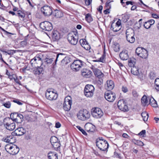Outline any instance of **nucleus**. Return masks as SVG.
Here are the masks:
<instances>
[{"label":"nucleus","mask_w":159,"mask_h":159,"mask_svg":"<svg viewBox=\"0 0 159 159\" xmlns=\"http://www.w3.org/2000/svg\"><path fill=\"white\" fill-rule=\"evenodd\" d=\"M113 1L111 0H108L106 3V7L108 9H110L111 8V5L110 3L111 2H113Z\"/></svg>","instance_id":"c03bdc74"},{"label":"nucleus","mask_w":159,"mask_h":159,"mask_svg":"<svg viewBox=\"0 0 159 159\" xmlns=\"http://www.w3.org/2000/svg\"><path fill=\"white\" fill-rule=\"evenodd\" d=\"M85 19L87 22L89 23L92 21L93 20L92 16L89 13H88L86 15Z\"/></svg>","instance_id":"c9c22d12"},{"label":"nucleus","mask_w":159,"mask_h":159,"mask_svg":"<svg viewBox=\"0 0 159 159\" xmlns=\"http://www.w3.org/2000/svg\"><path fill=\"white\" fill-rule=\"evenodd\" d=\"M141 115L144 121H146L147 120L149 117L148 113H147L146 112H143L141 113Z\"/></svg>","instance_id":"72a5a7b5"},{"label":"nucleus","mask_w":159,"mask_h":159,"mask_svg":"<svg viewBox=\"0 0 159 159\" xmlns=\"http://www.w3.org/2000/svg\"><path fill=\"white\" fill-rule=\"evenodd\" d=\"M82 47L87 50H89L90 49V46L88 43L85 45L83 44Z\"/></svg>","instance_id":"8fccbe9b"},{"label":"nucleus","mask_w":159,"mask_h":159,"mask_svg":"<svg viewBox=\"0 0 159 159\" xmlns=\"http://www.w3.org/2000/svg\"><path fill=\"white\" fill-rule=\"evenodd\" d=\"M116 96L115 93L111 91H107L105 93V98L109 102H113L115 99Z\"/></svg>","instance_id":"9b49d317"},{"label":"nucleus","mask_w":159,"mask_h":159,"mask_svg":"<svg viewBox=\"0 0 159 159\" xmlns=\"http://www.w3.org/2000/svg\"><path fill=\"white\" fill-rule=\"evenodd\" d=\"M67 39L69 43L74 45H76L78 42L77 36L74 32L68 34L67 36Z\"/></svg>","instance_id":"6e6552de"},{"label":"nucleus","mask_w":159,"mask_h":159,"mask_svg":"<svg viewBox=\"0 0 159 159\" xmlns=\"http://www.w3.org/2000/svg\"><path fill=\"white\" fill-rule=\"evenodd\" d=\"M135 141V142L134 143L135 144L141 146L143 145V143L141 141L139 140H136Z\"/></svg>","instance_id":"603ef678"},{"label":"nucleus","mask_w":159,"mask_h":159,"mask_svg":"<svg viewBox=\"0 0 159 159\" xmlns=\"http://www.w3.org/2000/svg\"><path fill=\"white\" fill-rule=\"evenodd\" d=\"M92 0H85V3L87 6L90 5L92 2Z\"/></svg>","instance_id":"bf43d9fd"},{"label":"nucleus","mask_w":159,"mask_h":159,"mask_svg":"<svg viewBox=\"0 0 159 159\" xmlns=\"http://www.w3.org/2000/svg\"><path fill=\"white\" fill-rule=\"evenodd\" d=\"M148 21L150 24H151V26L154 24L155 23V21L153 19H151Z\"/></svg>","instance_id":"338daca9"},{"label":"nucleus","mask_w":159,"mask_h":159,"mask_svg":"<svg viewBox=\"0 0 159 159\" xmlns=\"http://www.w3.org/2000/svg\"><path fill=\"white\" fill-rule=\"evenodd\" d=\"M23 127L24 128H25L26 130V129H28L29 127V125L27 124L26 123H24L23 125Z\"/></svg>","instance_id":"0e129e2a"},{"label":"nucleus","mask_w":159,"mask_h":159,"mask_svg":"<svg viewBox=\"0 0 159 159\" xmlns=\"http://www.w3.org/2000/svg\"><path fill=\"white\" fill-rule=\"evenodd\" d=\"M12 143H10L7 144L5 146V149L7 152H9V151L11 150L12 147Z\"/></svg>","instance_id":"58836bf2"},{"label":"nucleus","mask_w":159,"mask_h":159,"mask_svg":"<svg viewBox=\"0 0 159 159\" xmlns=\"http://www.w3.org/2000/svg\"><path fill=\"white\" fill-rule=\"evenodd\" d=\"M141 102L144 105H146L148 103V101L146 95H144L142 97L141 99Z\"/></svg>","instance_id":"e433bc0d"},{"label":"nucleus","mask_w":159,"mask_h":159,"mask_svg":"<svg viewBox=\"0 0 159 159\" xmlns=\"http://www.w3.org/2000/svg\"><path fill=\"white\" fill-rule=\"evenodd\" d=\"M53 148L56 150L58 149V148L60 147V144L58 142L51 144Z\"/></svg>","instance_id":"4c0bfd02"},{"label":"nucleus","mask_w":159,"mask_h":159,"mask_svg":"<svg viewBox=\"0 0 159 159\" xmlns=\"http://www.w3.org/2000/svg\"><path fill=\"white\" fill-rule=\"evenodd\" d=\"M16 52H17V50H7L6 53L9 55H12Z\"/></svg>","instance_id":"37998d69"},{"label":"nucleus","mask_w":159,"mask_h":159,"mask_svg":"<svg viewBox=\"0 0 159 159\" xmlns=\"http://www.w3.org/2000/svg\"><path fill=\"white\" fill-rule=\"evenodd\" d=\"M16 15L17 16H18L19 17L22 18H24L25 16V14L22 12L21 11H18Z\"/></svg>","instance_id":"79ce46f5"},{"label":"nucleus","mask_w":159,"mask_h":159,"mask_svg":"<svg viewBox=\"0 0 159 159\" xmlns=\"http://www.w3.org/2000/svg\"><path fill=\"white\" fill-rule=\"evenodd\" d=\"M132 74L135 75H138L139 74V69L135 66L132 67L131 70Z\"/></svg>","instance_id":"2f4dec72"},{"label":"nucleus","mask_w":159,"mask_h":159,"mask_svg":"<svg viewBox=\"0 0 159 159\" xmlns=\"http://www.w3.org/2000/svg\"><path fill=\"white\" fill-rule=\"evenodd\" d=\"M65 55L62 53H57V56L56 59L55 60H54L55 62V64H56V62L57 60H60L64 57Z\"/></svg>","instance_id":"c756f323"},{"label":"nucleus","mask_w":159,"mask_h":159,"mask_svg":"<svg viewBox=\"0 0 159 159\" xmlns=\"http://www.w3.org/2000/svg\"><path fill=\"white\" fill-rule=\"evenodd\" d=\"M119 56L120 59L123 60H127L129 58L128 51L126 50L123 51L120 53Z\"/></svg>","instance_id":"aec40b11"},{"label":"nucleus","mask_w":159,"mask_h":159,"mask_svg":"<svg viewBox=\"0 0 159 159\" xmlns=\"http://www.w3.org/2000/svg\"><path fill=\"white\" fill-rule=\"evenodd\" d=\"M154 83L155 85L159 84V78H157L155 79Z\"/></svg>","instance_id":"774afa93"},{"label":"nucleus","mask_w":159,"mask_h":159,"mask_svg":"<svg viewBox=\"0 0 159 159\" xmlns=\"http://www.w3.org/2000/svg\"><path fill=\"white\" fill-rule=\"evenodd\" d=\"M67 98V97L65 98L63 104V108L66 111H68L70 110L72 104V100Z\"/></svg>","instance_id":"4468645a"},{"label":"nucleus","mask_w":159,"mask_h":159,"mask_svg":"<svg viewBox=\"0 0 159 159\" xmlns=\"http://www.w3.org/2000/svg\"><path fill=\"white\" fill-rule=\"evenodd\" d=\"M143 26L144 28L146 29H148L150 28L151 25L148 21L145 22L143 25Z\"/></svg>","instance_id":"3c124183"},{"label":"nucleus","mask_w":159,"mask_h":159,"mask_svg":"<svg viewBox=\"0 0 159 159\" xmlns=\"http://www.w3.org/2000/svg\"><path fill=\"white\" fill-rule=\"evenodd\" d=\"M45 96L46 98L48 99H49V98L50 97V90L48 89L47 90V92L45 93Z\"/></svg>","instance_id":"864d4df0"},{"label":"nucleus","mask_w":159,"mask_h":159,"mask_svg":"<svg viewBox=\"0 0 159 159\" xmlns=\"http://www.w3.org/2000/svg\"><path fill=\"white\" fill-rule=\"evenodd\" d=\"M70 61V58L68 56L65 57L61 61V63L63 65L67 64Z\"/></svg>","instance_id":"bb28decb"},{"label":"nucleus","mask_w":159,"mask_h":159,"mask_svg":"<svg viewBox=\"0 0 159 159\" xmlns=\"http://www.w3.org/2000/svg\"><path fill=\"white\" fill-rule=\"evenodd\" d=\"M50 9L52 11L51 14H50V15L52 14V15L57 18H60L62 16L63 13L61 11H59L57 9H52L51 8Z\"/></svg>","instance_id":"dca6fc26"},{"label":"nucleus","mask_w":159,"mask_h":159,"mask_svg":"<svg viewBox=\"0 0 159 159\" xmlns=\"http://www.w3.org/2000/svg\"><path fill=\"white\" fill-rule=\"evenodd\" d=\"M2 105L4 106L5 107L9 108L11 107V103L10 102H6L3 103Z\"/></svg>","instance_id":"de8ad7c7"},{"label":"nucleus","mask_w":159,"mask_h":159,"mask_svg":"<svg viewBox=\"0 0 159 159\" xmlns=\"http://www.w3.org/2000/svg\"><path fill=\"white\" fill-rule=\"evenodd\" d=\"M50 9V7L48 6H44L41 8V11L45 15H47V14L49 12V10Z\"/></svg>","instance_id":"a878e982"},{"label":"nucleus","mask_w":159,"mask_h":159,"mask_svg":"<svg viewBox=\"0 0 159 159\" xmlns=\"http://www.w3.org/2000/svg\"><path fill=\"white\" fill-rule=\"evenodd\" d=\"M91 114L93 117L96 118H100L103 114L102 110L99 108H95L92 111Z\"/></svg>","instance_id":"f8f14e48"},{"label":"nucleus","mask_w":159,"mask_h":159,"mask_svg":"<svg viewBox=\"0 0 159 159\" xmlns=\"http://www.w3.org/2000/svg\"><path fill=\"white\" fill-rule=\"evenodd\" d=\"M112 47L115 52H118L119 51L120 47L118 43L116 42H114L113 43Z\"/></svg>","instance_id":"7c9ffc66"},{"label":"nucleus","mask_w":159,"mask_h":159,"mask_svg":"<svg viewBox=\"0 0 159 159\" xmlns=\"http://www.w3.org/2000/svg\"><path fill=\"white\" fill-rule=\"evenodd\" d=\"M117 106L119 109L121 111L125 112L128 111V107L123 99L119 101L117 103Z\"/></svg>","instance_id":"9d476101"},{"label":"nucleus","mask_w":159,"mask_h":159,"mask_svg":"<svg viewBox=\"0 0 159 159\" xmlns=\"http://www.w3.org/2000/svg\"><path fill=\"white\" fill-rule=\"evenodd\" d=\"M0 29L2 30L3 31V32H4L5 33V34L7 35L9 34H12V33H9V32H8L7 31L5 30L4 29H3V28H2L0 26Z\"/></svg>","instance_id":"13d9d810"},{"label":"nucleus","mask_w":159,"mask_h":159,"mask_svg":"<svg viewBox=\"0 0 159 159\" xmlns=\"http://www.w3.org/2000/svg\"><path fill=\"white\" fill-rule=\"evenodd\" d=\"M107 89L108 90H111L113 89L114 87V82L111 80H107Z\"/></svg>","instance_id":"4be33fe9"},{"label":"nucleus","mask_w":159,"mask_h":159,"mask_svg":"<svg viewBox=\"0 0 159 159\" xmlns=\"http://www.w3.org/2000/svg\"><path fill=\"white\" fill-rule=\"evenodd\" d=\"M90 116V113L86 109L80 110L77 114L78 118L82 120H85L89 119Z\"/></svg>","instance_id":"f03ea898"},{"label":"nucleus","mask_w":159,"mask_h":159,"mask_svg":"<svg viewBox=\"0 0 159 159\" xmlns=\"http://www.w3.org/2000/svg\"><path fill=\"white\" fill-rule=\"evenodd\" d=\"M58 139L55 136H52L50 138V143L51 144L57 142Z\"/></svg>","instance_id":"a19ab883"},{"label":"nucleus","mask_w":159,"mask_h":159,"mask_svg":"<svg viewBox=\"0 0 159 159\" xmlns=\"http://www.w3.org/2000/svg\"><path fill=\"white\" fill-rule=\"evenodd\" d=\"M122 90L124 93H125L127 92L128 91L127 88L124 86H123L122 87Z\"/></svg>","instance_id":"680f3d73"},{"label":"nucleus","mask_w":159,"mask_h":159,"mask_svg":"<svg viewBox=\"0 0 159 159\" xmlns=\"http://www.w3.org/2000/svg\"><path fill=\"white\" fill-rule=\"evenodd\" d=\"M30 63L32 66L35 67H39L43 65L45 69L48 70L49 68L50 59L46 58L43 62L40 55L38 54L30 60Z\"/></svg>","instance_id":"f257e3e1"},{"label":"nucleus","mask_w":159,"mask_h":159,"mask_svg":"<svg viewBox=\"0 0 159 159\" xmlns=\"http://www.w3.org/2000/svg\"><path fill=\"white\" fill-rule=\"evenodd\" d=\"M10 117L13 120H14L18 123L21 122L23 120V116L18 112L11 113Z\"/></svg>","instance_id":"1a4fd4ad"},{"label":"nucleus","mask_w":159,"mask_h":159,"mask_svg":"<svg viewBox=\"0 0 159 159\" xmlns=\"http://www.w3.org/2000/svg\"><path fill=\"white\" fill-rule=\"evenodd\" d=\"M58 97V94L50 93V100H55Z\"/></svg>","instance_id":"ea45409f"},{"label":"nucleus","mask_w":159,"mask_h":159,"mask_svg":"<svg viewBox=\"0 0 159 159\" xmlns=\"http://www.w3.org/2000/svg\"><path fill=\"white\" fill-rule=\"evenodd\" d=\"M149 104L153 107H157V102L152 97H151L149 99Z\"/></svg>","instance_id":"393cba45"},{"label":"nucleus","mask_w":159,"mask_h":159,"mask_svg":"<svg viewBox=\"0 0 159 159\" xmlns=\"http://www.w3.org/2000/svg\"><path fill=\"white\" fill-rule=\"evenodd\" d=\"M50 56L51 57L50 58V60H51V61H54V60H55L56 59V57L57 56V53L52 52H50Z\"/></svg>","instance_id":"f704fd0d"},{"label":"nucleus","mask_w":159,"mask_h":159,"mask_svg":"<svg viewBox=\"0 0 159 159\" xmlns=\"http://www.w3.org/2000/svg\"><path fill=\"white\" fill-rule=\"evenodd\" d=\"M150 78L151 79H154L155 78V75L153 72H151L150 75Z\"/></svg>","instance_id":"4d7b16f0"},{"label":"nucleus","mask_w":159,"mask_h":159,"mask_svg":"<svg viewBox=\"0 0 159 159\" xmlns=\"http://www.w3.org/2000/svg\"><path fill=\"white\" fill-rule=\"evenodd\" d=\"M126 38L127 40L131 43H133L135 41L134 37V31L131 28L127 30L126 32Z\"/></svg>","instance_id":"20e7f679"},{"label":"nucleus","mask_w":159,"mask_h":159,"mask_svg":"<svg viewBox=\"0 0 159 159\" xmlns=\"http://www.w3.org/2000/svg\"><path fill=\"white\" fill-rule=\"evenodd\" d=\"M94 90V88L92 85L88 84L85 87L84 93L86 97H91L93 96Z\"/></svg>","instance_id":"0eeeda50"},{"label":"nucleus","mask_w":159,"mask_h":159,"mask_svg":"<svg viewBox=\"0 0 159 159\" xmlns=\"http://www.w3.org/2000/svg\"><path fill=\"white\" fill-rule=\"evenodd\" d=\"M58 156L57 154H52V157L50 158V159H58Z\"/></svg>","instance_id":"e2e57ef3"},{"label":"nucleus","mask_w":159,"mask_h":159,"mask_svg":"<svg viewBox=\"0 0 159 159\" xmlns=\"http://www.w3.org/2000/svg\"><path fill=\"white\" fill-rule=\"evenodd\" d=\"M83 63L84 62L80 60H75L71 64L70 68L73 71H78L80 70L82 66H83Z\"/></svg>","instance_id":"7ed1b4c3"},{"label":"nucleus","mask_w":159,"mask_h":159,"mask_svg":"<svg viewBox=\"0 0 159 159\" xmlns=\"http://www.w3.org/2000/svg\"><path fill=\"white\" fill-rule=\"evenodd\" d=\"M80 46L81 47L83 46V44L85 45V44L88 43L86 41V40L84 39H80Z\"/></svg>","instance_id":"09e8293b"},{"label":"nucleus","mask_w":159,"mask_h":159,"mask_svg":"<svg viewBox=\"0 0 159 159\" xmlns=\"http://www.w3.org/2000/svg\"><path fill=\"white\" fill-rule=\"evenodd\" d=\"M52 40L53 41L58 40L60 38L59 33L57 30H53L52 33Z\"/></svg>","instance_id":"f3484780"},{"label":"nucleus","mask_w":159,"mask_h":159,"mask_svg":"<svg viewBox=\"0 0 159 159\" xmlns=\"http://www.w3.org/2000/svg\"><path fill=\"white\" fill-rule=\"evenodd\" d=\"M136 59L134 58H131L128 60V65L131 67L135 66L134 65L135 64Z\"/></svg>","instance_id":"cd10ccee"},{"label":"nucleus","mask_w":159,"mask_h":159,"mask_svg":"<svg viewBox=\"0 0 159 159\" xmlns=\"http://www.w3.org/2000/svg\"><path fill=\"white\" fill-rule=\"evenodd\" d=\"M26 131L25 128L21 127L16 129L15 131V133L16 135L21 136L25 134Z\"/></svg>","instance_id":"2eb2a0df"},{"label":"nucleus","mask_w":159,"mask_h":159,"mask_svg":"<svg viewBox=\"0 0 159 159\" xmlns=\"http://www.w3.org/2000/svg\"><path fill=\"white\" fill-rule=\"evenodd\" d=\"M3 139L4 141L10 143H12L15 142V138L12 135H10L7 136L6 137H4Z\"/></svg>","instance_id":"412c9836"},{"label":"nucleus","mask_w":159,"mask_h":159,"mask_svg":"<svg viewBox=\"0 0 159 159\" xmlns=\"http://www.w3.org/2000/svg\"><path fill=\"white\" fill-rule=\"evenodd\" d=\"M132 94L133 96L134 97H137L139 95L137 92L135 90H133V91Z\"/></svg>","instance_id":"052dcab7"},{"label":"nucleus","mask_w":159,"mask_h":159,"mask_svg":"<svg viewBox=\"0 0 159 159\" xmlns=\"http://www.w3.org/2000/svg\"><path fill=\"white\" fill-rule=\"evenodd\" d=\"M96 142L97 146L102 151H107L109 147V144L106 140H99Z\"/></svg>","instance_id":"39448f33"},{"label":"nucleus","mask_w":159,"mask_h":159,"mask_svg":"<svg viewBox=\"0 0 159 159\" xmlns=\"http://www.w3.org/2000/svg\"><path fill=\"white\" fill-rule=\"evenodd\" d=\"M121 27L115 25L114 22H113L111 26V29L114 32H117L120 29Z\"/></svg>","instance_id":"c85d7f7f"},{"label":"nucleus","mask_w":159,"mask_h":159,"mask_svg":"<svg viewBox=\"0 0 159 159\" xmlns=\"http://www.w3.org/2000/svg\"><path fill=\"white\" fill-rule=\"evenodd\" d=\"M146 133V131L145 130H142L141 132H140L138 134V135L142 136L143 135H143L145 134Z\"/></svg>","instance_id":"69168bd1"},{"label":"nucleus","mask_w":159,"mask_h":159,"mask_svg":"<svg viewBox=\"0 0 159 159\" xmlns=\"http://www.w3.org/2000/svg\"><path fill=\"white\" fill-rule=\"evenodd\" d=\"M77 128L84 135H87V133L80 126H76Z\"/></svg>","instance_id":"49530a36"},{"label":"nucleus","mask_w":159,"mask_h":159,"mask_svg":"<svg viewBox=\"0 0 159 159\" xmlns=\"http://www.w3.org/2000/svg\"><path fill=\"white\" fill-rule=\"evenodd\" d=\"M115 24V25L118 26V27H121V20L120 19H119L117 21V22Z\"/></svg>","instance_id":"6e6d98bb"},{"label":"nucleus","mask_w":159,"mask_h":159,"mask_svg":"<svg viewBox=\"0 0 159 159\" xmlns=\"http://www.w3.org/2000/svg\"><path fill=\"white\" fill-rule=\"evenodd\" d=\"M93 71L94 75L99 78H101L103 75L101 71L97 68L93 69Z\"/></svg>","instance_id":"5701e85b"},{"label":"nucleus","mask_w":159,"mask_h":159,"mask_svg":"<svg viewBox=\"0 0 159 159\" xmlns=\"http://www.w3.org/2000/svg\"><path fill=\"white\" fill-rule=\"evenodd\" d=\"M37 68L34 70L33 71V73L35 75H39L43 71V69L40 67H37Z\"/></svg>","instance_id":"473e14b6"},{"label":"nucleus","mask_w":159,"mask_h":159,"mask_svg":"<svg viewBox=\"0 0 159 159\" xmlns=\"http://www.w3.org/2000/svg\"><path fill=\"white\" fill-rule=\"evenodd\" d=\"M135 53L138 56L143 59L147 58L148 56V52L147 50L140 47L136 49Z\"/></svg>","instance_id":"423d86ee"},{"label":"nucleus","mask_w":159,"mask_h":159,"mask_svg":"<svg viewBox=\"0 0 159 159\" xmlns=\"http://www.w3.org/2000/svg\"><path fill=\"white\" fill-rule=\"evenodd\" d=\"M93 127V125L90 123H86L84 126L85 130L88 132H93V128H91Z\"/></svg>","instance_id":"b1692460"},{"label":"nucleus","mask_w":159,"mask_h":159,"mask_svg":"<svg viewBox=\"0 0 159 159\" xmlns=\"http://www.w3.org/2000/svg\"><path fill=\"white\" fill-rule=\"evenodd\" d=\"M8 120H9L8 122H6L4 121V125L8 130H13L15 128V123L12 119L8 118Z\"/></svg>","instance_id":"ddd939ff"},{"label":"nucleus","mask_w":159,"mask_h":159,"mask_svg":"<svg viewBox=\"0 0 159 159\" xmlns=\"http://www.w3.org/2000/svg\"><path fill=\"white\" fill-rule=\"evenodd\" d=\"M92 72L90 70L86 69H84L82 70V75L85 77L89 78L92 75Z\"/></svg>","instance_id":"6ab92c4d"},{"label":"nucleus","mask_w":159,"mask_h":159,"mask_svg":"<svg viewBox=\"0 0 159 159\" xmlns=\"http://www.w3.org/2000/svg\"><path fill=\"white\" fill-rule=\"evenodd\" d=\"M12 101L14 102L17 103L18 104L20 105H21L22 104V103L20 102L19 100L17 99L13 100Z\"/></svg>","instance_id":"5fc2aeb1"},{"label":"nucleus","mask_w":159,"mask_h":159,"mask_svg":"<svg viewBox=\"0 0 159 159\" xmlns=\"http://www.w3.org/2000/svg\"><path fill=\"white\" fill-rule=\"evenodd\" d=\"M106 56L105 54L104 53L102 55V57L99 59L98 61H100L102 62H104L105 61L104 59Z\"/></svg>","instance_id":"a18cd8bd"},{"label":"nucleus","mask_w":159,"mask_h":159,"mask_svg":"<svg viewBox=\"0 0 159 159\" xmlns=\"http://www.w3.org/2000/svg\"><path fill=\"white\" fill-rule=\"evenodd\" d=\"M9 151V153L12 155H15L18 153L19 151V148L16 145L12 144L11 150Z\"/></svg>","instance_id":"a211bd4d"}]
</instances>
